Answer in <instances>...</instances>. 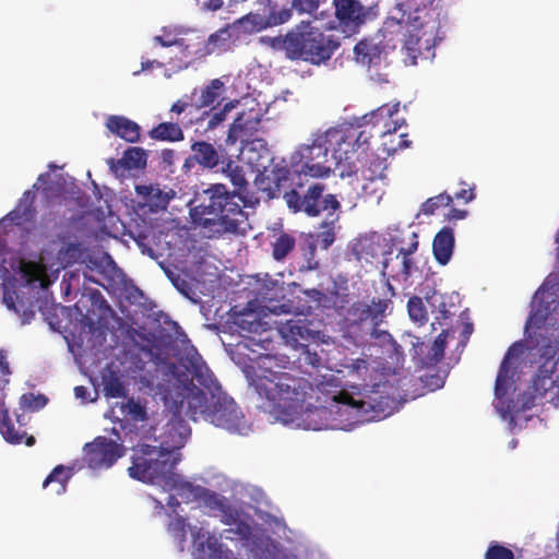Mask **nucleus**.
Instances as JSON below:
<instances>
[{
  "label": "nucleus",
  "mask_w": 559,
  "mask_h": 559,
  "mask_svg": "<svg viewBox=\"0 0 559 559\" xmlns=\"http://www.w3.org/2000/svg\"><path fill=\"white\" fill-rule=\"evenodd\" d=\"M177 379V390L170 395L178 411L192 420L202 418L229 432L242 433L246 420L236 402L228 396L201 356H187L169 366Z\"/></svg>",
  "instance_id": "1"
},
{
  "label": "nucleus",
  "mask_w": 559,
  "mask_h": 559,
  "mask_svg": "<svg viewBox=\"0 0 559 559\" xmlns=\"http://www.w3.org/2000/svg\"><path fill=\"white\" fill-rule=\"evenodd\" d=\"M222 173L230 180L234 191L223 183H215L203 191L200 203L191 209L195 225L207 233L209 238L225 234L245 235L250 228L245 206L252 205L248 200L249 182L243 167L230 157L223 158Z\"/></svg>",
  "instance_id": "2"
},
{
  "label": "nucleus",
  "mask_w": 559,
  "mask_h": 559,
  "mask_svg": "<svg viewBox=\"0 0 559 559\" xmlns=\"http://www.w3.org/2000/svg\"><path fill=\"white\" fill-rule=\"evenodd\" d=\"M312 391L313 386L308 379L288 372L287 377H284L280 394L276 395L275 409L270 415L275 420L288 424L295 421L306 409L311 418H323L328 414H335L350 420L353 415H357L365 405L364 402L354 400L348 392L342 391L333 396V404L329 408L314 407L309 409L305 404Z\"/></svg>",
  "instance_id": "3"
},
{
  "label": "nucleus",
  "mask_w": 559,
  "mask_h": 559,
  "mask_svg": "<svg viewBox=\"0 0 559 559\" xmlns=\"http://www.w3.org/2000/svg\"><path fill=\"white\" fill-rule=\"evenodd\" d=\"M312 391L313 386L308 379L288 372L287 377H284L280 394L276 395L275 409L270 415L275 420L288 424L295 421L306 409L311 418H323L328 414H335L350 420L353 415H357L365 405L364 402L354 400L348 392L342 391L333 396V404L329 408L314 407L309 409L305 404Z\"/></svg>",
  "instance_id": "4"
},
{
  "label": "nucleus",
  "mask_w": 559,
  "mask_h": 559,
  "mask_svg": "<svg viewBox=\"0 0 559 559\" xmlns=\"http://www.w3.org/2000/svg\"><path fill=\"white\" fill-rule=\"evenodd\" d=\"M389 295L373 297L370 302L365 300L354 301L348 306L343 319V329L352 335L355 341L365 336H378V328L383 323L392 307L394 289L392 285L385 284Z\"/></svg>",
  "instance_id": "5"
},
{
  "label": "nucleus",
  "mask_w": 559,
  "mask_h": 559,
  "mask_svg": "<svg viewBox=\"0 0 559 559\" xmlns=\"http://www.w3.org/2000/svg\"><path fill=\"white\" fill-rule=\"evenodd\" d=\"M284 358L287 359L285 356L280 359L272 355H261L254 365H248L243 369L249 386L261 401L260 408L269 414L274 412L276 395L282 390L284 377L288 374L285 366L281 364Z\"/></svg>",
  "instance_id": "6"
},
{
  "label": "nucleus",
  "mask_w": 559,
  "mask_h": 559,
  "mask_svg": "<svg viewBox=\"0 0 559 559\" xmlns=\"http://www.w3.org/2000/svg\"><path fill=\"white\" fill-rule=\"evenodd\" d=\"M129 476L146 484H165L171 478L178 460L164 447L138 444L133 448Z\"/></svg>",
  "instance_id": "7"
},
{
  "label": "nucleus",
  "mask_w": 559,
  "mask_h": 559,
  "mask_svg": "<svg viewBox=\"0 0 559 559\" xmlns=\"http://www.w3.org/2000/svg\"><path fill=\"white\" fill-rule=\"evenodd\" d=\"M325 190L326 186L321 182H313L307 189L298 182L284 193L283 199L293 213L318 217L326 212L329 216H333L341 209V202L335 194L324 193Z\"/></svg>",
  "instance_id": "8"
},
{
  "label": "nucleus",
  "mask_w": 559,
  "mask_h": 559,
  "mask_svg": "<svg viewBox=\"0 0 559 559\" xmlns=\"http://www.w3.org/2000/svg\"><path fill=\"white\" fill-rule=\"evenodd\" d=\"M331 148L326 131L314 133L310 144H301L290 155V169L298 176L328 177L331 173V167L326 165Z\"/></svg>",
  "instance_id": "9"
},
{
  "label": "nucleus",
  "mask_w": 559,
  "mask_h": 559,
  "mask_svg": "<svg viewBox=\"0 0 559 559\" xmlns=\"http://www.w3.org/2000/svg\"><path fill=\"white\" fill-rule=\"evenodd\" d=\"M296 37L294 60H302L314 66L325 63L341 46L337 36L314 27L297 31Z\"/></svg>",
  "instance_id": "10"
},
{
  "label": "nucleus",
  "mask_w": 559,
  "mask_h": 559,
  "mask_svg": "<svg viewBox=\"0 0 559 559\" xmlns=\"http://www.w3.org/2000/svg\"><path fill=\"white\" fill-rule=\"evenodd\" d=\"M525 396L526 408L534 406L536 400L559 407V364L555 356L546 357L542 361Z\"/></svg>",
  "instance_id": "11"
},
{
  "label": "nucleus",
  "mask_w": 559,
  "mask_h": 559,
  "mask_svg": "<svg viewBox=\"0 0 559 559\" xmlns=\"http://www.w3.org/2000/svg\"><path fill=\"white\" fill-rule=\"evenodd\" d=\"M123 447L116 441L99 436L84 445L83 460L92 469L108 468L123 455Z\"/></svg>",
  "instance_id": "12"
},
{
  "label": "nucleus",
  "mask_w": 559,
  "mask_h": 559,
  "mask_svg": "<svg viewBox=\"0 0 559 559\" xmlns=\"http://www.w3.org/2000/svg\"><path fill=\"white\" fill-rule=\"evenodd\" d=\"M177 379L173 377V380L170 381V386L165 394V402L174 413L171 419H169V421L166 424L164 431L165 440L163 441V444H166V449L168 450L182 448L191 433L190 427L181 418V416L185 415L186 408H182V411L179 412L177 406L178 404H176L170 396L173 392L177 390ZM185 407H187V404L185 405Z\"/></svg>",
  "instance_id": "13"
},
{
  "label": "nucleus",
  "mask_w": 559,
  "mask_h": 559,
  "mask_svg": "<svg viewBox=\"0 0 559 559\" xmlns=\"http://www.w3.org/2000/svg\"><path fill=\"white\" fill-rule=\"evenodd\" d=\"M190 150L191 154L186 157L182 165L185 174L191 173L195 167L202 170H212L222 164L223 159L218 150L210 142L194 141Z\"/></svg>",
  "instance_id": "14"
},
{
  "label": "nucleus",
  "mask_w": 559,
  "mask_h": 559,
  "mask_svg": "<svg viewBox=\"0 0 559 559\" xmlns=\"http://www.w3.org/2000/svg\"><path fill=\"white\" fill-rule=\"evenodd\" d=\"M448 331H442L431 344L419 342V338L413 343L414 357L421 367H431L439 364L444 357L445 345L448 341Z\"/></svg>",
  "instance_id": "15"
},
{
  "label": "nucleus",
  "mask_w": 559,
  "mask_h": 559,
  "mask_svg": "<svg viewBox=\"0 0 559 559\" xmlns=\"http://www.w3.org/2000/svg\"><path fill=\"white\" fill-rule=\"evenodd\" d=\"M333 3L340 25L349 31L357 29L368 15L359 0H334Z\"/></svg>",
  "instance_id": "16"
},
{
  "label": "nucleus",
  "mask_w": 559,
  "mask_h": 559,
  "mask_svg": "<svg viewBox=\"0 0 559 559\" xmlns=\"http://www.w3.org/2000/svg\"><path fill=\"white\" fill-rule=\"evenodd\" d=\"M523 353L522 343H513L507 350L495 383V395L498 400H502L508 392L509 388V379L512 378L513 372L511 371V366L514 359H518L520 355Z\"/></svg>",
  "instance_id": "17"
},
{
  "label": "nucleus",
  "mask_w": 559,
  "mask_h": 559,
  "mask_svg": "<svg viewBox=\"0 0 559 559\" xmlns=\"http://www.w3.org/2000/svg\"><path fill=\"white\" fill-rule=\"evenodd\" d=\"M190 528H198L192 531L193 535V544L199 551L205 552L210 559H228L231 555L230 551L223 550L222 544L218 543V539L215 535H209L207 532H204L203 526H189Z\"/></svg>",
  "instance_id": "18"
},
{
  "label": "nucleus",
  "mask_w": 559,
  "mask_h": 559,
  "mask_svg": "<svg viewBox=\"0 0 559 559\" xmlns=\"http://www.w3.org/2000/svg\"><path fill=\"white\" fill-rule=\"evenodd\" d=\"M135 193L151 210H165L174 197V191H164L158 185H136Z\"/></svg>",
  "instance_id": "19"
},
{
  "label": "nucleus",
  "mask_w": 559,
  "mask_h": 559,
  "mask_svg": "<svg viewBox=\"0 0 559 559\" xmlns=\"http://www.w3.org/2000/svg\"><path fill=\"white\" fill-rule=\"evenodd\" d=\"M455 245L454 230L451 227H442L432 241V253L440 265H447L453 254Z\"/></svg>",
  "instance_id": "20"
},
{
  "label": "nucleus",
  "mask_w": 559,
  "mask_h": 559,
  "mask_svg": "<svg viewBox=\"0 0 559 559\" xmlns=\"http://www.w3.org/2000/svg\"><path fill=\"white\" fill-rule=\"evenodd\" d=\"M326 134L331 144V150L334 159H348L352 153L357 151L355 141H349L345 135H348L347 128H330Z\"/></svg>",
  "instance_id": "21"
},
{
  "label": "nucleus",
  "mask_w": 559,
  "mask_h": 559,
  "mask_svg": "<svg viewBox=\"0 0 559 559\" xmlns=\"http://www.w3.org/2000/svg\"><path fill=\"white\" fill-rule=\"evenodd\" d=\"M107 129L127 142L135 143L140 140V126L124 116H110L106 120Z\"/></svg>",
  "instance_id": "22"
},
{
  "label": "nucleus",
  "mask_w": 559,
  "mask_h": 559,
  "mask_svg": "<svg viewBox=\"0 0 559 559\" xmlns=\"http://www.w3.org/2000/svg\"><path fill=\"white\" fill-rule=\"evenodd\" d=\"M280 332L287 342L305 346V342L314 340L316 332L309 329L305 320H288L280 328Z\"/></svg>",
  "instance_id": "23"
},
{
  "label": "nucleus",
  "mask_w": 559,
  "mask_h": 559,
  "mask_svg": "<svg viewBox=\"0 0 559 559\" xmlns=\"http://www.w3.org/2000/svg\"><path fill=\"white\" fill-rule=\"evenodd\" d=\"M110 169L119 175L120 170H131L144 168L146 166V152L142 147L132 146L128 147L122 158L109 160Z\"/></svg>",
  "instance_id": "24"
},
{
  "label": "nucleus",
  "mask_w": 559,
  "mask_h": 559,
  "mask_svg": "<svg viewBox=\"0 0 559 559\" xmlns=\"http://www.w3.org/2000/svg\"><path fill=\"white\" fill-rule=\"evenodd\" d=\"M400 104L396 103L394 105H383L377 108L376 110L365 115L362 119L367 123H372L373 127L383 124L385 130L382 132V135L386 133H392L400 128L396 121H392V117L399 112Z\"/></svg>",
  "instance_id": "25"
},
{
  "label": "nucleus",
  "mask_w": 559,
  "mask_h": 559,
  "mask_svg": "<svg viewBox=\"0 0 559 559\" xmlns=\"http://www.w3.org/2000/svg\"><path fill=\"white\" fill-rule=\"evenodd\" d=\"M426 35V31L423 28H415L413 32H408L404 35L403 39V48L406 50L408 57H411L414 62L417 57L423 53V48L427 51L432 49L436 46V39L429 37L424 38Z\"/></svg>",
  "instance_id": "26"
},
{
  "label": "nucleus",
  "mask_w": 559,
  "mask_h": 559,
  "mask_svg": "<svg viewBox=\"0 0 559 559\" xmlns=\"http://www.w3.org/2000/svg\"><path fill=\"white\" fill-rule=\"evenodd\" d=\"M35 193L32 190H27L23 193L19 205L11 211L4 218L13 222L15 225H22L33 219L35 215Z\"/></svg>",
  "instance_id": "27"
},
{
  "label": "nucleus",
  "mask_w": 559,
  "mask_h": 559,
  "mask_svg": "<svg viewBox=\"0 0 559 559\" xmlns=\"http://www.w3.org/2000/svg\"><path fill=\"white\" fill-rule=\"evenodd\" d=\"M296 32L290 31L284 36H261L259 40L273 51H284L287 59L294 60L295 46L297 44Z\"/></svg>",
  "instance_id": "28"
},
{
  "label": "nucleus",
  "mask_w": 559,
  "mask_h": 559,
  "mask_svg": "<svg viewBox=\"0 0 559 559\" xmlns=\"http://www.w3.org/2000/svg\"><path fill=\"white\" fill-rule=\"evenodd\" d=\"M148 136L154 141L180 142L185 139V133L178 122L165 121L152 128Z\"/></svg>",
  "instance_id": "29"
},
{
  "label": "nucleus",
  "mask_w": 559,
  "mask_h": 559,
  "mask_svg": "<svg viewBox=\"0 0 559 559\" xmlns=\"http://www.w3.org/2000/svg\"><path fill=\"white\" fill-rule=\"evenodd\" d=\"M164 485L176 490L177 495L186 502L198 501L203 488L202 486L193 485L185 480L175 472H173L171 478H168Z\"/></svg>",
  "instance_id": "30"
},
{
  "label": "nucleus",
  "mask_w": 559,
  "mask_h": 559,
  "mask_svg": "<svg viewBox=\"0 0 559 559\" xmlns=\"http://www.w3.org/2000/svg\"><path fill=\"white\" fill-rule=\"evenodd\" d=\"M261 10L263 12L267 27L277 26L288 22L292 17V9L280 7L272 0H260Z\"/></svg>",
  "instance_id": "31"
},
{
  "label": "nucleus",
  "mask_w": 559,
  "mask_h": 559,
  "mask_svg": "<svg viewBox=\"0 0 559 559\" xmlns=\"http://www.w3.org/2000/svg\"><path fill=\"white\" fill-rule=\"evenodd\" d=\"M338 221V215L331 221H324L321 224L322 230L317 233L312 240L308 243L310 254L313 255L316 249L319 247L322 250H328L335 241V222Z\"/></svg>",
  "instance_id": "32"
},
{
  "label": "nucleus",
  "mask_w": 559,
  "mask_h": 559,
  "mask_svg": "<svg viewBox=\"0 0 559 559\" xmlns=\"http://www.w3.org/2000/svg\"><path fill=\"white\" fill-rule=\"evenodd\" d=\"M73 467L57 465L44 480L43 487L47 488L48 486L51 485L53 493L62 495L66 492L67 485L71 477L73 476Z\"/></svg>",
  "instance_id": "33"
},
{
  "label": "nucleus",
  "mask_w": 559,
  "mask_h": 559,
  "mask_svg": "<svg viewBox=\"0 0 559 559\" xmlns=\"http://www.w3.org/2000/svg\"><path fill=\"white\" fill-rule=\"evenodd\" d=\"M152 500L154 503V513L159 518L165 514L168 519V524H187V518L180 514V502L175 496L170 495L168 497L166 507L154 498Z\"/></svg>",
  "instance_id": "34"
},
{
  "label": "nucleus",
  "mask_w": 559,
  "mask_h": 559,
  "mask_svg": "<svg viewBox=\"0 0 559 559\" xmlns=\"http://www.w3.org/2000/svg\"><path fill=\"white\" fill-rule=\"evenodd\" d=\"M245 116L243 112L240 114L229 127L228 140L233 143L237 141L247 142L249 136L252 135L251 130L255 129L254 126L260 123L259 120H249Z\"/></svg>",
  "instance_id": "35"
},
{
  "label": "nucleus",
  "mask_w": 559,
  "mask_h": 559,
  "mask_svg": "<svg viewBox=\"0 0 559 559\" xmlns=\"http://www.w3.org/2000/svg\"><path fill=\"white\" fill-rule=\"evenodd\" d=\"M198 501L213 512H221L227 515L231 511L229 501L226 497L205 487L202 488V492L200 493Z\"/></svg>",
  "instance_id": "36"
},
{
  "label": "nucleus",
  "mask_w": 559,
  "mask_h": 559,
  "mask_svg": "<svg viewBox=\"0 0 559 559\" xmlns=\"http://www.w3.org/2000/svg\"><path fill=\"white\" fill-rule=\"evenodd\" d=\"M235 25L243 33H258L269 28L263 12L259 9L257 12H249L235 22Z\"/></svg>",
  "instance_id": "37"
},
{
  "label": "nucleus",
  "mask_w": 559,
  "mask_h": 559,
  "mask_svg": "<svg viewBox=\"0 0 559 559\" xmlns=\"http://www.w3.org/2000/svg\"><path fill=\"white\" fill-rule=\"evenodd\" d=\"M224 90V82L221 79L212 80L206 86L201 88L200 97L195 102V108L212 106L221 97Z\"/></svg>",
  "instance_id": "38"
},
{
  "label": "nucleus",
  "mask_w": 559,
  "mask_h": 559,
  "mask_svg": "<svg viewBox=\"0 0 559 559\" xmlns=\"http://www.w3.org/2000/svg\"><path fill=\"white\" fill-rule=\"evenodd\" d=\"M354 55L358 63L367 67H370L380 59L379 48L368 40L357 43L354 47Z\"/></svg>",
  "instance_id": "39"
},
{
  "label": "nucleus",
  "mask_w": 559,
  "mask_h": 559,
  "mask_svg": "<svg viewBox=\"0 0 559 559\" xmlns=\"http://www.w3.org/2000/svg\"><path fill=\"white\" fill-rule=\"evenodd\" d=\"M296 238L286 233L280 234L272 243V257L276 261H283L295 249Z\"/></svg>",
  "instance_id": "40"
},
{
  "label": "nucleus",
  "mask_w": 559,
  "mask_h": 559,
  "mask_svg": "<svg viewBox=\"0 0 559 559\" xmlns=\"http://www.w3.org/2000/svg\"><path fill=\"white\" fill-rule=\"evenodd\" d=\"M0 432L3 438L10 443H21L22 439L26 436L25 432L20 433L14 424L11 421L8 411L4 405L0 407Z\"/></svg>",
  "instance_id": "41"
},
{
  "label": "nucleus",
  "mask_w": 559,
  "mask_h": 559,
  "mask_svg": "<svg viewBox=\"0 0 559 559\" xmlns=\"http://www.w3.org/2000/svg\"><path fill=\"white\" fill-rule=\"evenodd\" d=\"M453 197L447 192L427 199L420 207V212L425 215H433L440 207H448L452 204Z\"/></svg>",
  "instance_id": "42"
},
{
  "label": "nucleus",
  "mask_w": 559,
  "mask_h": 559,
  "mask_svg": "<svg viewBox=\"0 0 559 559\" xmlns=\"http://www.w3.org/2000/svg\"><path fill=\"white\" fill-rule=\"evenodd\" d=\"M407 311L409 318L415 322L424 324L428 321L427 310L420 297L413 296L408 299Z\"/></svg>",
  "instance_id": "43"
},
{
  "label": "nucleus",
  "mask_w": 559,
  "mask_h": 559,
  "mask_svg": "<svg viewBox=\"0 0 559 559\" xmlns=\"http://www.w3.org/2000/svg\"><path fill=\"white\" fill-rule=\"evenodd\" d=\"M104 394L109 399L123 397L127 390L118 377L110 376L104 379Z\"/></svg>",
  "instance_id": "44"
},
{
  "label": "nucleus",
  "mask_w": 559,
  "mask_h": 559,
  "mask_svg": "<svg viewBox=\"0 0 559 559\" xmlns=\"http://www.w3.org/2000/svg\"><path fill=\"white\" fill-rule=\"evenodd\" d=\"M386 164L378 157L370 160L367 169L364 170V177L368 180L383 179L385 177Z\"/></svg>",
  "instance_id": "45"
},
{
  "label": "nucleus",
  "mask_w": 559,
  "mask_h": 559,
  "mask_svg": "<svg viewBox=\"0 0 559 559\" xmlns=\"http://www.w3.org/2000/svg\"><path fill=\"white\" fill-rule=\"evenodd\" d=\"M349 141H355L356 148H364L369 144L371 138L370 132L360 130L359 127H348V135H345Z\"/></svg>",
  "instance_id": "46"
},
{
  "label": "nucleus",
  "mask_w": 559,
  "mask_h": 559,
  "mask_svg": "<svg viewBox=\"0 0 559 559\" xmlns=\"http://www.w3.org/2000/svg\"><path fill=\"white\" fill-rule=\"evenodd\" d=\"M20 272L27 283H33L38 280L40 274V266L33 261H21Z\"/></svg>",
  "instance_id": "47"
},
{
  "label": "nucleus",
  "mask_w": 559,
  "mask_h": 559,
  "mask_svg": "<svg viewBox=\"0 0 559 559\" xmlns=\"http://www.w3.org/2000/svg\"><path fill=\"white\" fill-rule=\"evenodd\" d=\"M234 106H235L234 103L229 102V103L225 104L221 110L215 111L212 115L210 114V111H204L203 116L210 117L209 122H207V129L212 130V129H215L218 124H221L225 120L227 111L231 110V108H234Z\"/></svg>",
  "instance_id": "48"
},
{
  "label": "nucleus",
  "mask_w": 559,
  "mask_h": 559,
  "mask_svg": "<svg viewBox=\"0 0 559 559\" xmlns=\"http://www.w3.org/2000/svg\"><path fill=\"white\" fill-rule=\"evenodd\" d=\"M11 374L5 352H0V391L9 383ZM3 406V394L0 393V407Z\"/></svg>",
  "instance_id": "49"
},
{
  "label": "nucleus",
  "mask_w": 559,
  "mask_h": 559,
  "mask_svg": "<svg viewBox=\"0 0 559 559\" xmlns=\"http://www.w3.org/2000/svg\"><path fill=\"white\" fill-rule=\"evenodd\" d=\"M460 185L461 189L454 193L453 199L463 201V203L473 201L476 197L475 185H468L465 181H461Z\"/></svg>",
  "instance_id": "50"
},
{
  "label": "nucleus",
  "mask_w": 559,
  "mask_h": 559,
  "mask_svg": "<svg viewBox=\"0 0 559 559\" xmlns=\"http://www.w3.org/2000/svg\"><path fill=\"white\" fill-rule=\"evenodd\" d=\"M47 399L44 395L35 396L32 393L23 394L21 397V403L23 406L33 409H39L46 405Z\"/></svg>",
  "instance_id": "51"
},
{
  "label": "nucleus",
  "mask_w": 559,
  "mask_h": 559,
  "mask_svg": "<svg viewBox=\"0 0 559 559\" xmlns=\"http://www.w3.org/2000/svg\"><path fill=\"white\" fill-rule=\"evenodd\" d=\"M486 559H514V556L510 549L500 545H495L488 548Z\"/></svg>",
  "instance_id": "52"
},
{
  "label": "nucleus",
  "mask_w": 559,
  "mask_h": 559,
  "mask_svg": "<svg viewBox=\"0 0 559 559\" xmlns=\"http://www.w3.org/2000/svg\"><path fill=\"white\" fill-rule=\"evenodd\" d=\"M128 414L138 421H144L147 419V413L144 406H142L139 402H134L130 400L127 403Z\"/></svg>",
  "instance_id": "53"
},
{
  "label": "nucleus",
  "mask_w": 559,
  "mask_h": 559,
  "mask_svg": "<svg viewBox=\"0 0 559 559\" xmlns=\"http://www.w3.org/2000/svg\"><path fill=\"white\" fill-rule=\"evenodd\" d=\"M321 0H292V5L301 13H313Z\"/></svg>",
  "instance_id": "54"
},
{
  "label": "nucleus",
  "mask_w": 559,
  "mask_h": 559,
  "mask_svg": "<svg viewBox=\"0 0 559 559\" xmlns=\"http://www.w3.org/2000/svg\"><path fill=\"white\" fill-rule=\"evenodd\" d=\"M82 254L81 245L80 243H68L62 251L63 259L68 263L76 262Z\"/></svg>",
  "instance_id": "55"
},
{
  "label": "nucleus",
  "mask_w": 559,
  "mask_h": 559,
  "mask_svg": "<svg viewBox=\"0 0 559 559\" xmlns=\"http://www.w3.org/2000/svg\"><path fill=\"white\" fill-rule=\"evenodd\" d=\"M225 34L226 31L223 29L210 35L206 46L207 52H213L216 47H221L225 44L226 38H223Z\"/></svg>",
  "instance_id": "56"
},
{
  "label": "nucleus",
  "mask_w": 559,
  "mask_h": 559,
  "mask_svg": "<svg viewBox=\"0 0 559 559\" xmlns=\"http://www.w3.org/2000/svg\"><path fill=\"white\" fill-rule=\"evenodd\" d=\"M169 280L171 281L173 285L183 295L188 296L189 292L191 290L190 285L188 282L182 278L180 275H174L171 272L167 273Z\"/></svg>",
  "instance_id": "57"
},
{
  "label": "nucleus",
  "mask_w": 559,
  "mask_h": 559,
  "mask_svg": "<svg viewBox=\"0 0 559 559\" xmlns=\"http://www.w3.org/2000/svg\"><path fill=\"white\" fill-rule=\"evenodd\" d=\"M153 43H154V47L155 46H162V47H171V46H181L182 45V39H176V38H170V37H163V36H155L153 38Z\"/></svg>",
  "instance_id": "58"
},
{
  "label": "nucleus",
  "mask_w": 559,
  "mask_h": 559,
  "mask_svg": "<svg viewBox=\"0 0 559 559\" xmlns=\"http://www.w3.org/2000/svg\"><path fill=\"white\" fill-rule=\"evenodd\" d=\"M548 314V306H545L542 309V305H539L537 308H535V301H533V310L531 314V319L535 321L543 322L546 320Z\"/></svg>",
  "instance_id": "59"
},
{
  "label": "nucleus",
  "mask_w": 559,
  "mask_h": 559,
  "mask_svg": "<svg viewBox=\"0 0 559 559\" xmlns=\"http://www.w3.org/2000/svg\"><path fill=\"white\" fill-rule=\"evenodd\" d=\"M164 66H165V62L158 61L156 59H154V60H150V59L142 60V62H141V70L140 71H135L134 74L136 75L140 72H143V71H146V70H150V69H153V68H163Z\"/></svg>",
  "instance_id": "60"
},
{
  "label": "nucleus",
  "mask_w": 559,
  "mask_h": 559,
  "mask_svg": "<svg viewBox=\"0 0 559 559\" xmlns=\"http://www.w3.org/2000/svg\"><path fill=\"white\" fill-rule=\"evenodd\" d=\"M198 2L202 5L203 9L210 11L219 10L224 4V0H198Z\"/></svg>",
  "instance_id": "61"
},
{
  "label": "nucleus",
  "mask_w": 559,
  "mask_h": 559,
  "mask_svg": "<svg viewBox=\"0 0 559 559\" xmlns=\"http://www.w3.org/2000/svg\"><path fill=\"white\" fill-rule=\"evenodd\" d=\"M425 384L430 390H436V389L442 388L443 379L439 374H437V373L436 374H431L429 378H427V380H425Z\"/></svg>",
  "instance_id": "62"
},
{
  "label": "nucleus",
  "mask_w": 559,
  "mask_h": 559,
  "mask_svg": "<svg viewBox=\"0 0 559 559\" xmlns=\"http://www.w3.org/2000/svg\"><path fill=\"white\" fill-rule=\"evenodd\" d=\"M191 106H192V104H189L187 100L178 99L177 102H175L171 105L170 112L180 115V114L185 112Z\"/></svg>",
  "instance_id": "63"
},
{
  "label": "nucleus",
  "mask_w": 559,
  "mask_h": 559,
  "mask_svg": "<svg viewBox=\"0 0 559 559\" xmlns=\"http://www.w3.org/2000/svg\"><path fill=\"white\" fill-rule=\"evenodd\" d=\"M368 367L369 364L366 359L357 358L352 362L349 369L355 371L356 373H359L360 371H367Z\"/></svg>",
  "instance_id": "64"
}]
</instances>
